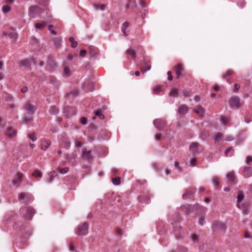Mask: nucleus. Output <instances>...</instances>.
<instances>
[{
    "mask_svg": "<svg viewBox=\"0 0 252 252\" xmlns=\"http://www.w3.org/2000/svg\"><path fill=\"white\" fill-rule=\"evenodd\" d=\"M94 7L97 9L104 10L105 6L104 4H95L94 5Z\"/></svg>",
    "mask_w": 252,
    "mask_h": 252,
    "instance_id": "37998d69",
    "label": "nucleus"
},
{
    "mask_svg": "<svg viewBox=\"0 0 252 252\" xmlns=\"http://www.w3.org/2000/svg\"><path fill=\"white\" fill-rule=\"evenodd\" d=\"M25 108L29 114L32 115L34 113L35 109L33 105L29 102L26 103Z\"/></svg>",
    "mask_w": 252,
    "mask_h": 252,
    "instance_id": "f8f14e48",
    "label": "nucleus"
},
{
    "mask_svg": "<svg viewBox=\"0 0 252 252\" xmlns=\"http://www.w3.org/2000/svg\"><path fill=\"white\" fill-rule=\"evenodd\" d=\"M47 64V65L50 68V69L52 70H54L57 66V63L55 61L54 58L50 56L48 58Z\"/></svg>",
    "mask_w": 252,
    "mask_h": 252,
    "instance_id": "9d476101",
    "label": "nucleus"
},
{
    "mask_svg": "<svg viewBox=\"0 0 252 252\" xmlns=\"http://www.w3.org/2000/svg\"><path fill=\"white\" fill-rule=\"evenodd\" d=\"M227 229L226 224L223 222L220 221H216L212 225L213 232L214 234L217 235L220 232L224 234Z\"/></svg>",
    "mask_w": 252,
    "mask_h": 252,
    "instance_id": "f257e3e1",
    "label": "nucleus"
},
{
    "mask_svg": "<svg viewBox=\"0 0 252 252\" xmlns=\"http://www.w3.org/2000/svg\"><path fill=\"white\" fill-rule=\"evenodd\" d=\"M232 147H229V148H228L227 149H226V150L225 151V156H228V153L232 150Z\"/></svg>",
    "mask_w": 252,
    "mask_h": 252,
    "instance_id": "6e6d98bb",
    "label": "nucleus"
},
{
    "mask_svg": "<svg viewBox=\"0 0 252 252\" xmlns=\"http://www.w3.org/2000/svg\"><path fill=\"white\" fill-rule=\"evenodd\" d=\"M251 161H252V157L251 156L247 157V159H246V162L247 163H249Z\"/></svg>",
    "mask_w": 252,
    "mask_h": 252,
    "instance_id": "69168bd1",
    "label": "nucleus"
},
{
    "mask_svg": "<svg viewBox=\"0 0 252 252\" xmlns=\"http://www.w3.org/2000/svg\"><path fill=\"white\" fill-rule=\"evenodd\" d=\"M87 119L86 117H82L80 119V123L83 125L87 124Z\"/></svg>",
    "mask_w": 252,
    "mask_h": 252,
    "instance_id": "de8ad7c7",
    "label": "nucleus"
},
{
    "mask_svg": "<svg viewBox=\"0 0 252 252\" xmlns=\"http://www.w3.org/2000/svg\"><path fill=\"white\" fill-rule=\"evenodd\" d=\"M35 213L32 207H23L21 209V213L23 218L27 220H31Z\"/></svg>",
    "mask_w": 252,
    "mask_h": 252,
    "instance_id": "f03ea898",
    "label": "nucleus"
},
{
    "mask_svg": "<svg viewBox=\"0 0 252 252\" xmlns=\"http://www.w3.org/2000/svg\"><path fill=\"white\" fill-rule=\"evenodd\" d=\"M183 94L184 96L188 97L190 95V91L188 90H184L183 91Z\"/></svg>",
    "mask_w": 252,
    "mask_h": 252,
    "instance_id": "09e8293b",
    "label": "nucleus"
},
{
    "mask_svg": "<svg viewBox=\"0 0 252 252\" xmlns=\"http://www.w3.org/2000/svg\"><path fill=\"white\" fill-rule=\"evenodd\" d=\"M17 134L16 130L12 127H8L7 131V135L9 137H13Z\"/></svg>",
    "mask_w": 252,
    "mask_h": 252,
    "instance_id": "4be33fe9",
    "label": "nucleus"
},
{
    "mask_svg": "<svg viewBox=\"0 0 252 252\" xmlns=\"http://www.w3.org/2000/svg\"><path fill=\"white\" fill-rule=\"evenodd\" d=\"M244 198V195L243 193L241 191H239L238 192V194L237 196V206L239 208L242 209L245 207L244 204L242 203V201L243 200Z\"/></svg>",
    "mask_w": 252,
    "mask_h": 252,
    "instance_id": "1a4fd4ad",
    "label": "nucleus"
},
{
    "mask_svg": "<svg viewBox=\"0 0 252 252\" xmlns=\"http://www.w3.org/2000/svg\"><path fill=\"white\" fill-rule=\"evenodd\" d=\"M129 26V24L127 22H125L123 24V27L122 28V32L125 36L127 35V34L126 32V30Z\"/></svg>",
    "mask_w": 252,
    "mask_h": 252,
    "instance_id": "a878e982",
    "label": "nucleus"
},
{
    "mask_svg": "<svg viewBox=\"0 0 252 252\" xmlns=\"http://www.w3.org/2000/svg\"><path fill=\"white\" fill-rule=\"evenodd\" d=\"M75 146L77 147H80L82 146V143L79 141H76L75 142Z\"/></svg>",
    "mask_w": 252,
    "mask_h": 252,
    "instance_id": "774afa93",
    "label": "nucleus"
},
{
    "mask_svg": "<svg viewBox=\"0 0 252 252\" xmlns=\"http://www.w3.org/2000/svg\"><path fill=\"white\" fill-rule=\"evenodd\" d=\"M227 179L228 181L233 184H234L236 183V177L235 176L234 173L233 171L229 172L227 173L226 175Z\"/></svg>",
    "mask_w": 252,
    "mask_h": 252,
    "instance_id": "4468645a",
    "label": "nucleus"
},
{
    "mask_svg": "<svg viewBox=\"0 0 252 252\" xmlns=\"http://www.w3.org/2000/svg\"><path fill=\"white\" fill-rule=\"evenodd\" d=\"M8 36L10 38L16 39L18 37V34L16 32H12L8 34Z\"/></svg>",
    "mask_w": 252,
    "mask_h": 252,
    "instance_id": "ea45409f",
    "label": "nucleus"
},
{
    "mask_svg": "<svg viewBox=\"0 0 252 252\" xmlns=\"http://www.w3.org/2000/svg\"><path fill=\"white\" fill-rule=\"evenodd\" d=\"M234 73V72L232 70H228L223 74L222 77L223 78H226L227 77L232 75Z\"/></svg>",
    "mask_w": 252,
    "mask_h": 252,
    "instance_id": "7c9ffc66",
    "label": "nucleus"
},
{
    "mask_svg": "<svg viewBox=\"0 0 252 252\" xmlns=\"http://www.w3.org/2000/svg\"><path fill=\"white\" fill-rule=\"evenodd\" d=\"M64 74L66 76H70L71 75V72L70 69L67 67H65L64 68Z\"/></svg>",
    "mask_w": 252,
    "mask_h": 252,
    "instance_id": "a19ab883",
    "label": "nucleus"
},
{
    "mask_svg": "<svg viewBox=\"0 0 252 252\" xmlns=\"http://www.w3.org/2000/svg\"><path fill=\"white\" fill-rule=\"evenodd\" d=\"M199 145V144L196 142H193L191 144L189 147V150L193 154H195L197 153V149Z\"/></svg>",
    "mask_w": 252,
    "mask_h": 252,
    "instance_id": "412c9836",
    "label": "nucleus"
},
{
    "mask_svg": "<svg viewBox=\"0 0 252 252\" xmlns=\"http://www.w3.org/2000/svg\"><path fill=\"white\" fill-rule=\"evenodd\" d=\"M88 223L86 222L83 223L78 227L76 234L80 236L85 235L88 234Z\"/></svg>",
    "mask_w": 252,
    "mask_h": 252,
    "instance_id": "7ed1b4c3",
    "label": "nucleus"
},
{
    "mask_svg": "<svg viewBox=\"0 0 252 252\" xmlns=\"http://www.w3.org/2000/svg\"><path fill=\"white\" fill-rule=\"evenodd\" d=\"M58 170L60 173H61L62 174H65L68 172V168H67V167H64L63 168H58Z\"/></svg>",
    "mask_w": 252,
    "mask_h": 252,
    "instance_id": "4c0bfd02",
    "label": "nucleus"
},
{
    "mask_svg": "<svg viewBox=\"0 0 252 252\" xmlns=\"http://www.w3.org/2000/svg\"><path fill=\"white\" fill-rule=\"evenodd\" d=\"M229 104L233 108H239L241 106L239 98L237 96H232L229 100Z\"/></svg>",
    "mask_w": 252,
    "mask_h": 252,
    "instance_id": "20e7f679",
    "label": "nucleus"
},
{
    "mask_svg": "<svg viewBox=\"0 0 252 252\" xmlns=\"http://www.w3.org/2000/svg\"><path fill=\"white\" fill-rule=\"evenodd\" d=\"M28 137L32 141H35L37 139L35 134L33 133L29 134L28 135Z\"/></svg>",
    "mask_w": 252,
    "mask_h": 252,
    "instance_id": "58836bf2",
    "label": "nucleus"
},
{
    "mask_svg": "<svg viewBox=\"0 0 252 252\" xmlns=\"http://www.w3.org/2000/svg\"><path fill=\"white\" fill-rule=\"evenodd\" d=\"M17 178L12 181V183L14 185L18 184L22 182V179L23 177V174L20 172H18L17 174Z\"/></svg>",
    "mask_w": 252,
    "mask_h": 252,
    "instance_id": "6ab92c4d",
    "label": "nucleus"
},
{
    "mask_svg": "<svg viewBox=\"0 0 252 252\" xmlns=\"http://www.w3.org/2000/svg\"><path fill=\"white\" fill-rule=\"evenodd\" d=\"M70 145V142L68 140H67L64 142L63 144V146L64 147V148L67 149L69 147Z\"/></svg>",
    "mask_w": 252,
    "mask_h": 252,
    "instance_id": "49530a36",
    "label": "nucleus"
},
{
    "mask_svg": "<svg viewBox=\"0 0 252 252\" xmlns=\"http://www.w3.org/2000/svg\"><path fill=\"white\" fill-rule=\"evenodd\" d=\"M195 191V189H190L187 190L186 192L183 194V197L184 199L189 198L192 196Z\"/></svg>",
    "mask_w": 252,
    "mask_h": 252,
    "instance_id": "dca6fc26",
    "label": "nucleus"
},
{
    "mask_svg": "<svg viewBox=\"0 0 252 252\" xmlns=\"http://www.w3.org/2000/svg\"><path fill=\"white\" fill-rule=\"evenodd\" d=\"M196 162V159L195 158H193L190 160L189 163L190 166H194L195 165V163Z\"/></svg>",
    "mask_w": 252,
    "mask_h": 252,
    "instance_id": "864d4df0",
    "label": "nucleus"
},
{
    "mask_svg": "<svg viewBox=\"0 0 252 252\" xmlns=\"http://www.w3.org/2000/svg\"><path fill=\"white\" fill-rule=\"evenodd\" d=\"M229 121V119L226 117H221V122L223 125H226Z\"/></svg>",
    "mask_w": 252,
    "mask_h": 252,
    "instance_id": "c03bdc74",
    "label": "nucleus"
},
{
    "mask_svg": "<svg viewBox=\"0 0 252 252\" xmlns=\"http://www.w3.org/2000/svg\"><path fill=\"white\" fill-rule=\"evenodd\" d=\"M240 88V86L238 84H234V92H236L238 91Z\"/></svg>",
    "mask_w": 252,
    "mask_h": 252,
    "instance_id": "5fc2aeb1",
    "label": "nucleus"
},
{
    "mask_svg": "<svg viewBox=\"0 0 252 252\" xmlns=\"http://www.w3.org/2000/svg\"><path fill=\"white\" fill-rule=\"evenodd\" d=\"M33 62V60L32 58L25 59L22 60L19 62V65L21 66H23L29 68L30 70L31 69V63Z\"/></svg>",
    "mask_w": 252,
    "mask_h": 252,
    "instance_id": "423d86ee",
    "label": "nucleus"
},
{
    "mask_svg": "<svg viewBox=\"0 0 252 252\" xmlns=\"http://www.w3.org/2000/svg\"><path fill=\"white\" fill-rule=\"evenodd\" d=\"M244 175L246 178L252 176V169L251 167H245L244 170Z\"/></svg>",
    "mask_w": 252,
    "mask_h": 252,
    "instance_id": "b1692460",
    "label": "nucleus"
},
{
    "mask_svg": "<svg viewBox=\"0 0 252 252\" xmlns=\"http://www.w3.org/2000/svg\"><path fill=\"white\" fill-rule=\"evenodd\" d=\"M51 142L50 140L46 139H42L41 140V149L43 150H46L51 145Z\"/></svg>",
    "mask_w": 252,
    "mask_h": 252,
    "instance_id": "2eb2a0df",
    "label": "nucleus"
},
{
    "mask_svg": "<svg viewBox=\"0 0 252 252\" xmlns=\"http://www.w3.org/2000/svg\"><path fill=\"white\" fill-rule=\"evenodd\" d=\"M69 40L71 43V47L72 48H75L77 46V42L74 41L73 37H70L69 38Z\"/></svg>",
    "mask_w": 252,
    "mask_h": 252,
    "instance_id": "c9c22d12",
    "label": "nucleus"
},
{
    "mask_svg": "<svg viewBox=\"0 0 252 252\" xmlns=\"http://www.w3.org/2000/svg\"><path fill=\"white\" fill-rule=\"evenodd\" d=\"M213 183L215 185H218L219 184V179L218 177H214L213 179Z\"/></svg>",
    "mask_w": 252,
    "mask_h": 252,
    "instance_id": "8fccbe9b",
    "label": "nucleus"
},
{
    "mask_svg": "<svg viewBox=\"0 0 252 252\" xmlns=\"http://www.w3.org/2000/svg\"><path fill=\"white\" fill-rule=\"evenodd\" d=\"M28 90V88L26 86L23 87L21 89V92L22 93H25Z\"/></svg>",
    "mask_w": 252,
    "mask_h": 252,
    "instance_id": "4d7b16f0",
    "label": "nucleus"
},
{
    "mask_svg": "<svg viewBox=\"0 0 252 252\" xmlns=\"http://www.w3.org/2000/svg\"><path fill=\"white\" fill-rule=\"evenodd\" d=\"M205 223V220L203 218H200L199 219V223L200 224V225H203Z\"/></svg>",
    "mask_w": 252,
    "mask_h": 252,
    "instance_id": "e2e57ef3",
    "label": "nucleus"
},
{
    "mask_svg": "<svg viewBox=\"0 0 252 252\" xmlns=\"http://www.w3.org/2000/svg\"><path fill=\"white\" fill-rule=\"evenodd\" d=\"M161 135L160 133L157 134L155 136L156 140L158 141L161 138Z\"/></svg>",
    "mask_w": 252,
    "mask_h": 252,
    "instance_id": "052dcab7",
    "label": "nucleus"
},
{
    "mask_svg": "<svg viewBox=\"0 0 252 252\" xmlns=\"http://www.w3.org/2000/svg\"><path fill=\"white\" fill-rule=\"evenodd\" d=\"M32 175L35 177L41 178L42 176V174L39 170H36L34 172L32 173Z\"/></svg>",
    "mask_w": 252,
    "mask_h": 252,
    "instance_id": "473e14b6",
    "label": "nucleus"
},
{
    "mask_svg": "<svg viewBox=\"0 0 252 252\" xmlns=\"http://www.w3.org/2000/svg\"><path fill=\"white\" fill-rule=\"evenodd\" d=\"M178 94V91L177 89H173L170 93L169 95L171 96L177 97Z\"/></svg>",
    "mask_w": 252,
    "mask_h": 252,
    "instance_id": "e433bc0d",
    "label": "nucleus"
},
{
    "mask_svg": "<svg viewBox=\"0 0 252 252\" xmlns=\"http://www.w3.org/2000/svg\"><path fill=\"white\" fill-rule=\"evenodd\" d=\"M222 136H223V135L221 133H220V132L217 133L216 134L215 138V142L220 141L221 140V139L222 138Z\"/></svg>",
    "mask_w": 252,
    "mask_h": 252,
    "instance_id": "2f4dec72",
    "label": "nucleus"
},
{
    "mask_svg": "<svg viewBox=\"0 0 252 252\" xmlns=\"http://www.w3.org/2000/svg\"><path fill=\"white\" fill-rule=\"evenodd\" d=\"M39 8V7L36 5H32L29 9V14L31 16H33L36 11Z\"/></svg>",
    "mask_w": 252,
    "mask_h": 252,
    "instance_id": "f3484780",
    "label": "nucleus"
},
{
    "mask_svg": "<svg viewBox=\"0 0 252 252\" xmlns=\"http://www.w3.org/2000/svg\"><path fill=\"white\" fill-rule=\"evenodd\" d=\"M188 107L185 104H183L179 107L178 109V113L180 115H184L188 112Z\"/></svg>",
    "mask_w": 252,
    "mask_h": 252,
    "instance_id": "aec40b11",
    "label": "nucleus"
},
{
    "mask_svg": "<svg viewBox=\"0 0 252 252\" xmlns=\"http://www.w3.org/2000/svg\"><path fill=\"white\" fill-rule=\"evenodd\" d=\"M175 166L176 167V168L177 169L179 170L180 171H181V167H180V166L179 165V163L178 161H175Z\"/></svg>",
    "mask_w": 252,
    "mask_h": 252,
    "instance_id": "13d9d810",
    "label": "nucleus"
},
{
    "mask_svg": "<svg viewBox=\"0 0 252 252\" xmlns=\"http://www.w3.org/2000/svg\"><path fill=\"white\" fill-rule=\"evenodd\" d=\"M184 68L182 64H178L175 67V71L177 78H179L182 75Z\"/></svg>",
    "mask_w": 252,
    "mask_h": 252,
    "instance_id": "9b49d317",
    "label": "nucleus"
},
{
    "mask_svg": "<svg viewBox=\"0 0 252 252\" xmlns=\"http://www.w3.org/2000/svg\"><path fill=\"white\" fill-rule=\"evenodd\" d=\"M32 195L28 192H21L18 196L19 200L23 203L26 201L32 200Z\"/></svg>",
    "mask_w": 252,
    "mask_h": 252,
    "instance_id": "39448f33",
    "label": "nucleus"
},
{
    "mask_svg": "<svg viewBox=\"0 0 252 252\" xmlns=\"http://www.w3.org/2000/svg\"><path fill=\"white\" fill-rule=\"evenodd\" d=\"M73 56H77V54H75L74 55L71 54L69 55L67 58L68 60H71L73 59Z\"/></svg>",
    "mask_w": 252,
    "mask_h": 252,
    "instance_id": "0e129e2a",
    "label": "nucleus"
},
{
    "mask_svg": "<svg viewBox=\"0 0 252 252\" xmlns=\"http://www.w3.org/2000/svg\"><path fill=\"white\" fill-rule=\"evenodd\" d=\"M95 116L98 117L100 119H104V116L102 114L100 111H96L95 113Z\"/></svg>",
    "mask_w": 252,
    "mask_h": 252,
    "instance_id": "79ce46f5",
    "label": "nucleus"
},
{
    "mask_svg": "<svg viewBox=\"0 0 252 252\" xmlns=\"http://www.w3.org/2000/svg\"><path fill=\"white\" fill-rule=\"evenodd\" d=\"M150 198L147 195H142L138 197V200L141 202L148 203Z\"/></svg>",
    "mask_w": 252,
    "mask_h": 252,
    "instance_id": "393cba45",
    "label": "nucleus"
},
{
    "mask_svg": "<svg viewBox=\"0 0 252 252\" xmlns=\"http://www.w3.org/2000/svg\"><path fill=\"white\" fill-rule=\"evenodd\" d=\"M54 45L56 48H59L61 47L62 39L60 37H54L52 39Z\"/></svg>",
    "mask_w": 252,
    "mask_h": 252,
    "instance_id": "a211bd4d",
    "label": "nucleus"
},
{
    "mask_svg": "<svg viewBox=\"0 0 252 252\" xmlns=\"http://www.w3.org/2000/svg\"><path fill=\"white\" fill-rule=\"evenodd\" d=\"M154 124L157 129L161 130L165 126L166 122L161 119H156L154 121Z\"/></svg>",
    "mask_w": 252,
    "mask_h": 252,
    "instance_id": "0eeeda50",
    "label": "nucleus"
},
{
    "mask_svg": "<svg viewBox=\"0 0 252 252\" xmlns=\"http://www.w3.org/2000/svg\"><path fill=\"white\" fill-rule=\"evenodd\" d=\"M46 23H44L42 24L37 23L35 25V27L37 29H42L46 26Z\"/></svg>",
    "mask_w": 252,
    "mask_h": 252,
    "instance_id": "f704fd0d",
    "label": "nucleus"
},
{
    "mask_svg": "<svg viewBox=\"0 0 252 252\" xmlns=\"http://www.w3.org/2000/svg\"><path fill=\"white\" fill-rule=\"evenodd\" d=\"M167 75H168V79L170 81L172 80L173 79V76L172 75L171 71H168L167 72Z\"/></svg>",
    "mask_w": 252,
    "mask_h": 252,
    "instance_id": "3c124183",
    "label": "nucleus"
},
{
    "mask_svg": "<svg viewBox=\"0 0 252 252\" xmlns=\"http://www.w3.org/2000/svg\"><path fill=\"white\" fill-rule=\"evenodd\" d=\"M112 182L114 185L118 186L121 184V179L120 177H116L112 179Z\"/></svg>",
    "mask_w": 252,
    "mask_h": 252,
    "instance_id": "c756f323",
    "label": "nucleus"
},
{
    "mask_svg": "<svg viewBox=\"0 0 252 252\" xmlns=\"http://www.w3.org/2000/svg\"><path fill=\"white\" fill-rule=\"evenodd\" d=\"M32 121V118H25L24 120H23V122L24 123H28L29 122H30V121Z\"/></svg>",
    "mask_w": 252,
    "mask_h": 252,
    "instance_id": "680f3d73",
    "label": "nucleus"
},
{
    "mask_svg": "<svg viewBox=\"0 0 252 252\" xmlns=\"http://www.w3.org/2000/svg\"><path fill=\"white\" fill-rule=\"evenodd\" d=\"M161 88L159 86H157L155 88H153V91L154 92H158L160 90Z\"/></svg>",
    "mask_w": 252,
    "mask_h": 252,
    "instance_id": "338daca9",
    "label": "nucleus"
},
{
    "mask_svg": "<svg viewBox=\"0 0 252 252\" xmlns=\"http://www.w3.org/2000/svg\"><path fill=\"white\" fill-rule=\"evenodd\" d=\"M89 51L92 57L95 56L96 54V49L93 46L89 47Z\"/></svg>",
    "mask_w": 252,
    "mask_h": 252,
    "instance_id": "c85d7f7f",
    "label": "nucleus"
},
{
    "mask_svg": "<svg viewBox=\"0 0 252 252\" xmlns=\"http://www.w3.org/2000/svg\"><path fill=\"white\" fill-rule=\"evenodd\" d=\"M59 112V109L55 106H52L50 107V113L52 115H56L58 114Z\"/></svg>",
    "mask_w": 252,
    "mask_h": 252,
    "instance_id": "bb28decb",
    "label": "nucleus"
},
{
    "mask_svg": "<svg viewBox=\"0 0 252 252\" xmlns=\"http://www.w3.org/2000/svg\"><path fill=\"white\" fill-rule=\"evenodd\" d=\"M194 112L200 117H203L205 113V109L200 105H197L194 109Z\"/></svg>",
    "mask_w": 252,
    "mask_h": 252,
    "instance_id": "ddd939ff",
    "label": "nucleus"
},
{
    "mask_svg": "<svg viewBox=\"0 0 252 252\" xmlns=\"http://www.w3.org/2000/svg\"><path fill=\"white\" fill-rule=\"evenodd\" d=\"M86 54V51L85 50H83L80 51V55L81 57H84Z\"/></svg>",
    "mask_w": 252,
    "mask_h": 252,
    "instance_id": "bf43d9fd",
    "label": "nucleus"
},
{
    "mask_svg": "<svg viewBox=\"0 0 252 252\" xmlns=\"http://www.w3.org/2000/svg\"><path fill=\"white\" fill-rule=\"evenodd\" d=\"M50 181L49 182L52 181L54 178L57 176V173L55 171H52L49 173Z\"/></svg>",
    "mask_w": 252,
    "mask_h": 252,
    "instance_id": "72a5a7b5",
    "label": "nucleus"
},
{
    "mask_svg": "<svg viewBox=\"0 0 252 252\" xmlns=\"http://www.w3.org/2000/svg\"><path fill=\"white\" fill-rule=\"evenodd\" d=\"M151 69V63L150 62H144L142 64L141 68L142 72L144 73L146 71L149 70Z\"/></svg>",
    "mask_w": 252,
    "mask_h": 252,
    "instance_id": "5701e85b",
    "label": "nucleus"
},
{
    "mask_svg": "<svg viewBox=\"0 0 252 252\" xmlns=\"http://www.w3.org/2000/svg\"><path fill=\"white\" fill-rule=\"evenodd\" d=\"M191 239H192V240L193 241V242H196L198 241V236L196 234H193L192 236V237H191Z\"/></svg>",
    "mask_w": 252,
    "mask_h": 252,
    "instance_id": "603ef678",
    "label": "nucleus"
},
{
    "mask_svg": "<svg viewBox=\"0 0 252 252\" xmlns=\"http://www.w3.org/2000/svg\"><path fill=\"white\" fill-rule=\"evenodd\" d=\"M82 158L83 159L87 161H91L93 159L91 151L87 150L86 148H83L82 149Z\"/></svg>",
    "mask_w": 252,
    "mask_h": 252,
    "instance_id": "6e6552de",
    "label": "nucleus"
},
{
    "mask_svg": "<svg viewBox=\"0 0 252 252\" xmlns=\"http://www.w3.org/2000/svg\"><path fill=\"white\" fill-rule=\"evenodd\" d=\"M126 53L130 55L132 59H135L136 57V52L134 50L131 49H128L126 51Z\"/></svg>",
    "mask_w": 252,
    "mask_h": 252,
    "instance_id": "cd10ccee",
    "label": "nucleus"
},
{
    "mask_svg": "<svg viewBox=\"0 0 252 252\" xmlns=\"http://www.w3.org/2000/svg\"><path fill=\"white\" fill-rule=\"evenodd\" d=\"M10 7L8 5H4L2 7V11L4 13H7L10 10Z\"/></svg>",
    "mask_w": 252,
    "mask_h": 252,
    "instance_id": "a18cd8bd",
    "label": "nucleus"
}]
</instances>
